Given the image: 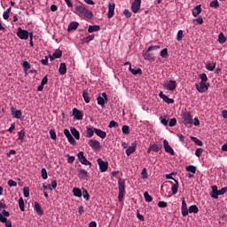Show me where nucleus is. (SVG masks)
<instances>
[{
  "label": "nucleus",
  "instance_id": "obj_1",
  "mask_svg": "<svg viewBox=\"0 0 227 227\" xmlns=\"http://www.w3.org/2000/svg\"><path fill=\"white\" fill-rule=\"evenodd\" d=\"M74 13L79 15V17H84V19H93V12L86 9L83 5H76L74 7Z\"/></svg>",
  "mask_w": 227,
  "mask_h": 227
},
{
  "label": "nucleus",
  "instance_id": "obj_2",
  "mask_svg": "<svg viewBox=\"0 0 227 227\" xmlns=\"http://www.w3.org/2000/svg\"><path fill=\"white\" fill-rule=\"evenodd\" d=\"M118 187H119V201H123V195L125 194V179L119 178L118 179Z\"/></svg>",
  "mask_w": 227,
  "mask_h": 227
},
{
  "label": "nucleus",
  "instance_id": "obj_3",
  "mask_svg": "<svg viewBox=\"0 0 227 227\" xmlns=\"http://www.w3.org/2000/svg\"><path fill=\"white\" fill-rule=\"evenodd\" d=\"M195 87L199 93H205L210 87V83L200 82V84L196 83Z\"/></svg>",
  "mask_w": 227,
  "mask_h": 227
},
{
  "label": "nucleus",
  "instance_id": "obj_4",
  "mask_svg": "<svg viewBox=\"0 0 227 227\" xmlns=\"http://www.w3.org/2000/svg\"><path fill=\"white\" fill-rule=\"evenodd\" d=\"M165 90H168V91H175L176 90V81L175 80H169L167 81L164 83Z\"/></svg>",
  "mask_w": 227,
  "mask_h": 227
},
{
  "label": "nucleus",
  "instance_id": "obj_5",
  "mask_svg": "<svg viewBox=\"0 0 227 227\" xmlns=\"http://www.w3.org/2000/svg\"><path fill=\"white\" fill-rule=\"evenodd\" d=\"M17 36L20 38V40H27V38H29V32L27 30L22 29L21 27H19Z\"/></svg>",
  "mask_w": 227,
  "mask_h": 227
},
{
  "label": "nucleus",
  "instance_id": "obj_6",
  "mask_svg": "<svg viewBox=\"0 0 227 227\" xmlns=\"http://www.w3.org/2000/svg\"><path fill=\"white\" fill-rule=\"evenodd\" d=\"M97 162L99 166L101 173H106V171H107V168H109V163L107 161H104L100 158L98 159Z\"/></svg>",
  "mask_w": 227,
  "mask_h": 227
},
{
  "label": "nucleus",
  "instance_id": "obj_7",
  "mask_svg": "<svg viewBox=\"0 0 227 227\" xmlns=\"http://www.w3.org/2000/svg\"><path fill=\"white\" fill-rule=\"evenodd\" d=\"M183 122L184 125H192V115H191V113L184 112L183 114Z\"/></svg>",
  "mask_w": 227,
  "mask_h": 227
},
{
  "label": "nucleus",
  "instance_id": "obj_8",
  "mask_svg": "<svg viewBox=\"0 0 227 227\" xmlns=\"http://www.w3.org/2000/svg\"><path fill=\"white\" fill-rule=\"evenodd\" d=\"M78 159L81 164H83L84 166H90V168H91V163L90 160H88V159H86V156H84V152L78 153Z\"/></svg>",
  "mask_w": 227,
  "mask_h": 227
},
{
  "label": "nucleus",
  "instance_id": "obj_9",
  "mask_svg": "<svg viewBox=\"0 0 227 227\" xmlns=\"http://www.w3.org/2000/svg\"><path fill=\"white\" fill-rule=\"evenodd\" d=\"M143 57L144 59H145L146 61H150L151 63L155 61V53L148 51V49L146 51L143 52Z\"/></svg>",
  "mask_w": 227,
  "mask_h": 227
},
{
  "label": "nucleus",
  "instance_id": "obj_10",
  "mask_svg": "<svg viewBox=\"0 0 227 227\" xmlns=\"http://www.w3.org/2000/svg\"><path fill=\"white\" fill-rule=\"evenodd\" d=\"M64 136H66V137L67 138L70 145H77V142L75 141V138H74V137L70 133V130H68L67 129H64Z\"/></svg>",
  "mask_w": 227,
  "mask_h": 227
},
{
  "label": "nucleus",
  "instance_id": "obj_11",
  "mask_svg": "<svg viewBox=\"0 0 227 227\" xmlns=\"http://www.w3.org/2000/svg\"><path fill=\"white\" fill-rule=\"evenodd\" d=\"M181 213L183 217H187V215H189V209L187 208V202L184 198H183L182 200Z\"/></svg>",
  "mask_w": 227,
  "mask_h": 227
},
{
  "label": "nucleus",
  "instance_id": "obj_12",
  "mask_svg": "<svg viewBox=\"0 0 227 227\" xmlns=\"http://www.w3.org/2000/svg\"><path fill=\"white\" fill-rule=\"evenodd\" d=\"M107 99V94L106 92H103L102 97L99 96L97 98L98 106H101V107H106V100Z\"/></svg>",
  "mask_w": 227,
  "mask_h": 227
},
{
  "label": "nucleus",
  "instance_id": "obj_13",
  "mask_svg": "<svg viewBox=\"0 0 227 227\" xmlns=\"http://www.w3.org/2000/svg\"><path fill=\"white\" fill-rule=\"evenodd\" d=\"M139 8H141V0H134L131 4V10L133 13H137V12H139Z\"/></svg>",
  "mask_w": 227,
  "mask_h": 227
},
{
  "label": "nucleus",
  "instance_id": "obj_14",
  "mask_svg": "<svg viewBox=\"0 0 227 227\" xmlns=\"http://www.w3.org/2000/svg\"><path fill=\"white\" fill-rule=\"evenodd\" d=\"M115 6H116V4H114V3H113V2H110L108 4V13H107L108 19H113V17H114Z\"/></svg>",
  "mask_w": 227,
  "mask_h": 227
},
{
  "label": "nucleus",
  "instance_id": "obj_15",
  "mask_svg": "<svg viewBox=\"0 0 227 227\" xmlns=\"http://www.w3.org/2000/svg\"><path fill=\"white\" fill-rule=\"evenodd\" d=\"M163 147L165 149V152H167V153H170V155H175V151L173 150V147L169 145V142H168V140L166 139L163 141Z\"/></svg>",
  "mask_w": 227,
  "mask_h": 227
},
{
  "label": "nucleus",
  "instance_id": "obj_16",
  "mask_svg": "<svg viewBox=\"0 0 227 227\" xmlns=\"http://www.w3.org/2000/svg\"><path fill=\"white\" fill-rule=\"evenodd\" d=\"M88 175L89 173L85 169L78 168V176L81 180H88L90 177Z\"/></svg>",
  "mask_w": 227,
  "mask_h": 227
},
{
  "label": "nucleus",
  "instance_id": "obj_17",
  "mask_svg": "<svg viewBox=\"0 0 227 227\" xmlns=\"http://www.w3.org/2000/svg\"><path fill=\"white\" fill-rule=\"evenodd\" d=\"M159 97L162 98L163 102H166L167 104H175V99L170 98L167 95L164 94V92L160 91L159 93Z\"/></svg>",
  "mask_w": 227,
  "mask_h": 227
},
{
  "label": "nucleus",
  "instance_id": "obj_18",
  "mask_svg": "<svg viewBox=\"0 0 227 227\" xmlns=\"http://www.w3.org/2000/svg\"><path fill=\"white\" fill-rule=\"evenodd\" d=\"M136 148H137V144L136 142L131 144V146H129L127 150H126V155L128 157H130V155H132V153H134V152H136Z\"/></svg>",
  "mask_w": 227,
  "mask_h": 227
},
{
  "label": "nucleus",
  "instance_id": "obj_19",
  "mask_svg": "<svg viewBox=\"0 0 227 227\" xmlns=\"http://www.w3.org/2000/svg\"><path fill=\"white\" fill-rule=\"evenodd\" d=\"M88 145L91 146L93 150H98L100 148V142L98 140L90 139Z\"/></svg>",
  "mask_w": 227,
  "mask_h": 227
},
{
  "label": "nucleus",
  "instance_id": "obj_20",
  "mask_svg": "<svg viewBox=\"0 0 227 227\" xmlns=\"http://www.w3.org/2000/svg\"><path fill=\"white\" fill-rule=\"evenodd\" d=\"M73 116H74L75 120H82V112L77 108L73 109Z\"/></svg>",
  "mask_w": 227,
  "mask_h": 227
},
{
  "label": "nucleus",
  "instance_id": "obj_21",
  "mask_svg": "<svg viewBox=\"0 0 227 227\" xmlns=\"http://www.w3.org/2000/svg\"><path fill=\"white\" fill-rule=\"evenodd\" d=\"M11 113L13 118H17V120H20V118H22V111L20 110H15V108H12Z\"/></svg>",
  "mask_w": 227,
  "mask_h": 227
},
{
  "label": "nucleus",
  "instance_id": "obj_22",
  "mask_svg": "<svg viewBox=\"0 0 227 227\" xmlns=\"http://www.w3.org/2000/svg\"><path fill=\"white\" fill-rule=\"evenodd\" d=\"M95 134L98 135V137H101V139H106V137H107V133L106 131L97 128L95 129Z\"/></svg>",
  "mask_w": 227,
  "mask_h": 227
},
{
  "label": "nucleus",
  "instance_id": "obj_23",
  "mask_svg": "<svg viewBox=\"0 0 227 227\" xmlns=\"http://www.w3.org/2000/svg\"><path fill=\"white\" fill-rule=\"evenodd\" d=\"M219 190H217V187L215 185L212 186V192L210 194L211 198H214L215 200H217L219 198Z\"/></svg>",
  "mask_w": 227,
  "mask_h": 227
},
{
  "label": "nucleus",
  "instance_id": "obj_24",
  "mask_svg": "<svg viewBox=\"0 0 227 227\" xmlns=\"http://www.w3.org/2000/svg\"><path fill=\"white\" fill-rule=\"evenodd\" d=\"M34 208L35 212L38 214V215H43V210H42V207L40 206V203L35 202Z\"/></svg>",
  "mask_w": 227,
  "mask_h": 227
},
{
  "label": "nucleus",
  "instance_id": "obj_25",
  "mask_svg": "<svg viewBox=\"0 0 227 227\" xmlns=\"http://www.w3.org/2000/svg\"><path fill=\"white\" fill-rule=\"evenodd\" d=\"M79 27V22L77 21H72L67 27V31H74V29H77Z\"/></svg>",
  "mask_w": 227,
  "mask_h": 227
},
{
  "label": "nucleus",
  "instance_id": "obj_26",
  "mask_svg": "<svg viewBox=\"0 0 227 227\" xmlns=\"http://www.w3.org/2000/svg\"><path fill=\"white\" fill-rule=\"evenodd\" d=\"M59 73L60 75H65L67 74V64L66 63H60L59 68Z\"/></svg>",
  "mask_w": 227,
  "mask_h": 227
},
{
  "label": "nucleus",
  "instance_id": "obj_27",
  "mask_svg": "<svg viewBox=\"0 0 227 227\" xmlns=\"http://www.w3.org/2000/svg\"><path fill=\"white\" fill-rule=\"evenodd\" d=\"M129 70L133 75H141V74H143V70L141 68L134 69L132 67H129Z\"/></svg>",
  "mask_w": 227,
  "mask_h": 227
},
{
  "label": "nucleus",
  "instance_id": "obj_28",
  "mask_svg": "<svg viewBox=\"0 0 227 227\" xmlns=\"http://www.w3.org/2000/svg\"><path fill=\"white\" fill-rule=\"evenodd\" d=\"M201 13V5H197L192 10V15L193 17H198Z\"/></svg>",
  "mask_w": 227,
  "mask_h": 227
},
{
  "label": "nucleus",
  "instance_id": "obj_29",
  "mask_svg": "<svg viewBox=\"0 0 227 227\" xmlns=\"http://www.w3.org/2000/svg\"><path fill=\"white\" fill-rule=\"evenodd\" d=\"M198 212H200V208H198V206L196 205H192L190 206L189 209H188V214H198Z\"/></svg>",
  "mask_w": 227,
  "mask_h": 227
},
{
  "label": "nucleus",
  "instance_id": "obj_30",
  "mask_svg": "<svg viewBox=\"0 0 227 227\" xmlns=\"http://www.w3.org/2000/svg\"><path fill=\"white\" fill-rule=\"evenodd\" d=\"M71 134L75 137L76 139H81V134L75 128H71Z\"/></svg>",
  "mask_w": 227,
  "mask_h": 227
},
{
  "label": "nucleus",
  "instance_id": "obj_31",
  "mask_svg": "<svg viewBox=\"0 0 227 227\" xmlns=\"http://www.w3.org/2000/svg\"><path fill=\"white\" fill-rule=\"evenodd\" d=\"M178 181L175 180V184H173L171 187L172 194H176V192H178Z\"/></svg>",
  "mask_w": 227,
  "mask_h": 227
},
{
  "label": "nucleus",
  "instance_id": "obj_32",
  "mask_svg": "<svg viewBox=\"0 0 227 227\" xmlns=\"http://www.w3.org/2000/svg\"><path fill=\"white\" fill-rule=\"evenodd\" d=\"M161 149H162V145H159L153 144L150 145V150H152L153 152H159Z\"/></svg>",
  "mask_w": 227,
  "mask_h": 227
},
{
  "label": "nucleus",
  "instance_id": "obj_33",
  "mask_svg": "<svg viewBox=\"0 0 227 227\" xmlns=\"http://www.w3.org/2000/svg\"><path fill=\"white\" fill-rule=\"evenodd\" d=\"M82 98L86 104H90V94L88 93V90H84L82 91Z\"/></svg>",
  "mask_w": 227,
  "mask_h": 227
},
{
  "label": "nucleus",
  "instance_id": "obj_34",
  "mask_svg": "<svg viewBox=\"0 0 227 227\" xmlns=\"http://www.w3.org/2000/svg\"><path fill=\"white\" fill-rule=\"evenodd\" d=\"M95 129L97 128L87 127V137H93V135L95 134Z\"/></svg>",
  "mask_w": 227,
  "mask_h": 227
},
{
  "label": "nucleus",
  "instance_id": "obj_35",
  "mask_svg": "<svg viewBox=\"0 0 227 227\" xmlns=\"http://www.w3.org/2000/svg\"><path fill=\"white\" fill-rule=\"evenodd\" d=\"M89 33H95V31H100V26L98 25H94V26H90L88 28Z\"/></svg>",
  "mask_w": 227,
  "mask_h": 227
},
{
  "label": "nucleus",
  "instance_id": "obj_36",
  "mask_svg": "<svg viewBox=\"0 0 227 227\" xmlns=\"http://www.w3.org/2000/svg\"><path fill=\"white\" fill-rule=\"evenodd\" d=\"M226 36H224V34L222 32L218 35V43H226Z\"/></svg>",
  "mask_w": 227,
  "mask_h": 227
},
{
  "label": "nucleus",
  "instance_id": "obj_37",
  "mask_svg": "<svg viewBox=\"0 0 227 227\" xmlns=\"http://www.w3.org/2000/svg\"><path fill=\"white\" fill-rule=\"evenodd\" d=\"M74 196L76 198H81L82 196V192L79 188H74L73 189Z\"/></svg>",
  "mask_w": 227,
  "mask_h": 227
},
{
  "label": "nucleus",
  "instance_id": "obj_38",
  "mask_svg": "<svg viewBox=\"0 0 227 227\" xmlns=\"http://www.w3.org/2000/svg\"><path fill=\"white\" fill-rule=\"evenodd\" d=\"M144 198L147 203L153 201V198L150 195V193H148V192H145Z\"/></svg>",
  "mask_w": 227,
  "mask_h": 227
},
{
  "label": "nucleus",
  "instance_id": "obj_39",
  "mask_svg": "<svg viewBox=\"0 0 227 227\" xmlns=\"http://www.w3.org/2000/svg\"><path fill=\"white\" fill-rule=\"evenodd\" d=\"M19 207H20V209L21 210V212H24V210H26L25 204H24V199L22 197H20L19 199Z\"/></svg>",
  "mask_w": 227,
  "mask_h": 227
},
{
  "label": "nucleus",
  "instance_id": "obj_40",
  "mask_svg": "<svg viewBox=\"0 0 227 227\" xmlns=\"http://www.w3.org/2000/svg\"><path fill=\"white\" fill-rule=\"evenodd\" d=\"M160 56H161V58H163V59H168V58H169V53L168 52V49H167V48L163 49V50L160 51Z\"/></svg>",
  "mask_w": 227,
  "mask_h": 227
},
{
  "label": "nucleus",
  "instance_id": "obj_41",
  "mask_svg": "<svg viewBox=\"0 0 227 227\" xmlns=\"http://www.w3.org/2000/svg\"><path fill=\"white\" fill-rule=\"evenodd\" d=\"M192 141L197 145V146H203V142L201 140L198 139L196 137H191Z\"/></svg>",
  "mask_w": 227,
  "mask_h": 227
},
{
  "label": "nucleus",
  "instance_id": "obj_42",
  "mask_svg": "<svg viewBox=\"0 0 227 227\" xmlns=\"http://www.w3.org/2000/svg\"><path fill=\"white\" fill-rule=\"evenodd\" d=\"M207 70H209V72H214V70L215 69V63L212 62V63H208L206 66Z\"/></svg>",
  "mask_w": 227,
  "mask_h": 227
},
{
  "label": "nucleus",
  "instance_id": "obj_43",
  "mask_svg": "<svg viewBox=\"0 0 227 227\" xmlns=\"http://www.w3.org/2000/svg\"><path fill=\"white\" fill-rule=\"evenodd\" d=\"M53 56H54V58H57V59H59V58H61V56H63V51L61 50L58 49L53 53Z\"/></svg>",
  "mask_w": 227,
  "mask_h": 227
},
{
  "label": "nucleus",
  "instance_id": "obj_44",
  "mask_svg": "<svg viewBox=\"0 0 227 227\" xmlns=\"http://www.w3.org/2000/svg\"><path fill=\"white\" fill-rule=\"evenodd\" d=\"M186 171L195 175L196 174V167H194L193 165H190V166L186 167Z\"/></svg>",
  "mask_w": 227,
  "mask_h": 227
},
{
  "label": "nucleus",
  "instance_id": "obj_45",
  "mask_svg": "<svg viewBox=\"0 0 227 227\" xmlns=\"http://www.w3.org/2000/svg\"><path fill=\"white\" fill-rule=\"evenodd\" d=\"M183 39H184V30H179L177 32L176 40L177 42H182Z\"/></svg>",
  "mask_w": 227,
  "mask_h": 227
},
{
  "label": "nucleus",
  "instance_id": "obj_46",
  "mask_svg": "<svg viewBox=\"0 0 227 227\" xmlns=\"http://www.w3.org/2000/svg\"><path fill=\"white\" fill-rule=\"evenodd\" d=\"M209 6L211 8H215V9L219 8V1L214 0V1L210 2Z\"/></svg>",
  "mask_w": 227,
  "mask_h": 227
},
{
  "label": "nucleus",
  "instance_id": "obj_47",
  "mask_svg": "<svg viewBox=\"0 0 227 227\" xmlns=\"http://www.w3.org/2000/svg\"><path fill=\"white\" fill-rule=\"evenodd\" d=\"M41 175H42L43 180H47L48 176H47V169H45V168L41 169Z\"/></svg>",
  "mask_w": 227,
  "mask_h": 227
},
{
  "label": "nucleus",
  "instance_id": "obj_48",
  "mask_svg": "<svg viewBox=\"0 0 227 227\" xmlns=\"http://www.w3.org/2000/svg\"><path fill=\"white\" fill-rule=\"evenodd\" d=\"M19 139H20V141H24V137H26V131H24V129H21L19 133Z\"/></svg>",
  "mask_w": 227,
  "mask_h": 227
},
{
  "label": "nucleus",
  "instance_id": "obj_49",
  "mask_svg": "<svg viewBox=\"0 0 227 227\" xmlns=\"http://www.w3.org/2000/svg\"><path fill=\"white\" fill-rule=\"evenodd\" d=\"M200 79L201 80L200 82H207V81H208V77L205 73L200 74Z\"/></svg>",
  "mask_w": 227,
  "mask_h": 227
},
{
  "label": "nucleus",
  "instance_id": "obj_50",
  "mask_svg": "<svg viewBox=\"0 0 227 227\" xmlns=\"http://www.w3.org/2000/svg\"><path fill=\"white\" fill-rule=\"evenodd\" d=\"M160 49V45H152L147 50L148 52H152L153 51H159Z\"/></svg>",
  "mask_w": 227,
  "mask_h": 227
},
{
  "label": "nucleus",
  "instance_id": "obj_51",
  "mask_svg": "<svg viewBox=\"0 0 227 227\" xmlns=\"http://www.w3.org/2000/svg\"><path fill=\"white\" fill-rule=\"evenodd\" d=\"M122 132L123 134H126V136L130 134V128L127 125L122 126Z\"/></svg>",
  "mask_w": 227,
  "mask_h": 227
},
{
  "label": "nucleus",
  "instance_id": "obj_52",
  "mask_svg": "<svg viewBox=\"0 0 227 227\" xmlns=\"http://www.w3.org/2000/svg\"><path fill=\"white\" fill-rule=\"evenodd\" d=\"M141 175L144 180H146V178H148V171L145 168L142 169Z\"/></svg>",
  "mask_w": 227,
  "mask_h": 227
},
{
  "label": "nucleus",
  "instance_id": "obj_53",
  "mask_svg": "<svg viewBox=\"0 0 227 227\" xmlns=\"http://www.w3.org/2000/svg\"><path fill=\"white\" fill-rule=\"evenodd\" d=\"M23 68H24L25 72H27V70H29V68H31V64H29V62H27V61H24Z\"/></svg>",
  "mask_w": 227,
  "mask_h": 227
},
{
  "label": "nucleus",
  "instance_id": "obj_54",
  "mask_svg": "<svg viewBox=\"0 0 227 227\" xmlns=\"http://www.w3.org/2000/svg\"><path fill=\"white\" fill-rule=\"evenodd\" d=\"M93 38H95V35H90L85 37L83 39V41H84L85 43H90V42H91V40H93Z\"/></svg>",
  "mask_w": 227,
  "mask_h": 227
},
{
  "label": "nucleus",
  "instance_id": "obj_55",
  "mask_svg": "<svg viewBox=\"0 0 227 227\" xmlns=\"http://www.w3.org/2000/svg\"><path fill=\"white\" fill-rule=\"evenodd\" d=\"M23 194L25 198H29V187L23 188Z\"/></svg>",
  "mask_w": 227,
  "mask_h": 227
},
{
  "label": "nucleus",
  "instance_id": "obj_56",
  "mask_svg": "<svg viewBox=\"0 0 227 227\" xmlns=\"http://www.w3.org/2000/svg\"><path fill=\"white\" fill-rule=\"evenodd\" d=\"M108 127L109 129H114L116 127H119V124L114 121H111Z\"/></svg>",
  "mask_w": 227,
  "mask_h": 227
},
{
  "label": "nucleus",
  "instance_id": "obj_57",
  "mask_svg": "<svg viewBox=\"0 0 227 227\" xmlns=\"http://www.w3.org/2000/svg\"><path fill=\"white\" fill-rule=\"evenodd\" d=\"M158 207L160 208H166V207H168V202L165 201H159L158 202Z\"/></svg>",
  "mask_w": 227,
  "mask_h": 227
},
{
  "label": "nucleus",
  "instance_id": "obj_58",
  "mask_svg": "<svg viewBox=\"0 0 227 227\" xmlns=\"http://www.w3.org/2000/svg\"><path fill=\"white\" fill-rule=\"evenodd\" d=\"M8 218H6V216L3 215L1 213H0V223H4L5 224L8 223Z\"/></svg>",
  "mask_w": 227,
  "mask_h": 227
},
{
  "label": "nucleus",
  "instance_id": "obj_59",
  "mask_svg": "<svg viewBox=\"0 0 227 227\" xmlns=\"http://www.w3.org/2000/svg\"><path fill=\"white\" fill-rule=\"evenodd\" d=\"M7 184H8L9 187H17V182L13 181L12 179H10Z\"/></svg>",
  "mask_w": 227,
  "mask_h": 227
},
{
  "label": "nucleus",
  "instance_id": "obj_60",
  "mask_svg": "<svg viewBox=\"0 0 227 227\" xmlns=\"http://www.w3.org/2000/svg\"><path fill=\"white\" fill-rule=\"evenodd\" d=\"M201 153H203V149H202V148H198V149L195 151V155H196V157H201Z\"/></svg>",
  "mask_w": 227,
  "mask_h": 227
},
{
  "label": "nucleus",
  "instance_id": "obj_61",
  "mask_svg": "<svg viewBox=\"0 0 227 227\" xmlns=\"http://www.w3.org/2000/svg\"><path fill=\"white\" fill-rule=\"evenodd\" d=\"M82 194H83L84 200H86L88 201L90 200V193H88V191L83 190Z\"/></svg>",
  "mask_w": 227,
  "mask_h": 227
},
{
  "label": "nucleus",
  "instance_id": "obj_62",
  "mask_svg": "<svg viewBox=\"0 0 227 227\" xmlns=\"http://www.w3.org/2000/svg\"><path fill=\"white\" fill-rule=\"evenodd\" d=\"M50 136H51V137L54 141H56L57 137H56V131H55L54 129H51V130H50Z\"/></svg>",
  "mask_w": 227,
  "mask_h": 227
},
{
  "label": "nucleus",
  "instance_id": "obj_63",
  "mask_svg": "<svg viewBox=\"0 0 227 227\" xmlns=\"http://www.w3.org/2000/svg\"><path fill=\"white\" fill-rule=\"evenodd\" d=\"M137 217L139 221H145V216L139 213V210H137Z\"/></svg>",
  "mask_w": 227,
  "mask_h": 227
},
{
  "label": "nucleus",
  "instance_id": "obj_64",
  "mask_svg": "<svg viewBox=\"0 0 227 227\" xmlns=\"http://www.w3.org/2000/svg\"><path fill=\"white\" fill-rule=\"evenodd\" d=\"M168 125L169 127H175V125H176V119L175 118L171 119Z\"/></svg>",
  "mask_w": 227,
  "mask_h": 227
}]
</instances>
